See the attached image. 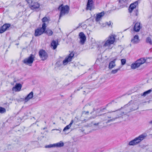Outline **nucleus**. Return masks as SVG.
Listing matches in <instances>:
<instances>
[{
  "label": "nucleus",
  "instance_id": "f257e3e1",
  "mask_svg": "<svg viewBox=\"0 0 152 152\" xmlns=\"http://www.w3.org/2000/svg\"><path fill=\"white\" fill-rule=\"evenodd\" d=\"M115 40V35H110L102 42V45H98L97 49L100 51H104L105 50L104 48L106 47L109 48L111 45L113 44Z\"/></svg>",
  "mask_w": 152,
  "mask_h": 152
},
{
  "label": "nucleus",
  "instance_id": "f03ea898",
  "mask_svg": "<svg viewBox=\"0 0 152 152\" xmlns=\"http://www.w3.org/2000/svg\"><path fill=\"white\" fill-rule=\"evenodd\" d=\"M147 136V135L146 134L143 133L130 141L129 143V145H137L145 139Z\"/></svg>",
  "mask_w": 152,
  "mask_h": 152
},
{
  "label": "nucleus",
  "instance_id": "7ed1b4c3",
  "mask_svg": "<svg viewBox=\"0 0 152 152\" xmlns=\"http://www.w3.org/2000/svg\"><path fill=\"white\" fill-rule=\"evenodd\" d=\"M58 10L60 11L59 18L60 19L61 17L69 13V7L67 5L63 6V5H61L59 7Z\"/></svg>",
  "mask_w": 152,
  "mask_h": 152
},
{
  "label": "nucleus",
  "instance_id": "20e7f679",
  "mask_svg": "<svg viewBox=\"0 0 152 152\" xmlns=\"http://www.w3.org/2000/svg\"><path fill=\"white\" fill-rule=\"evenodd\" d=\"M146 61L144 58H141L136 61L135 62L131 65V68L132 69H135L144 63Z\"/></svg>",
  "mask_w": 152,
  "mask_h": 152
},
{
  "label": "nucleus",
  "instance_id": "39448f33",
  "mask_svg": "<svg viewBox=\"0 0 152 152\" xmlns=\"http://www.w3.org/2000/svg\"><path fill=\"white\" fill-rule=\"evenodd\" d=\"M46 29L45 24H42V27L37 29L35 30L34 35L35 36H38L41 35L44 32Z\"/></svg>",
  "mask_w": 152,
  "mask_h": 152
},
{
  "label": "nucleus",
  "instance_id": "423d86ee",
  "mask_svg": "<svg viewBox=\"0 0 152 152\" xmlns=\"http://www.w3.org/2000/svg\"><path fill=\"white\" fill-rule=\"evenodd\" d=\"M35 56L31 54L30 56L28 58H26L23 60V63L27 64H32L34 60Z\"/></svg>",
  "mask_w": 152,
  "mask_h": 152
},
{
  "label": "nucleus",
  "instance_id": "0eeeda50",
  "mask_svg": "<svg viewBox=\"0 0 152 152\" xmlns=\"http://www.w3.org/2000/svg\"><path fill=\"white\" fill-rule=\"evenodd\" d=\"M119 1L118 6L120 8H123L127 7V4L130 2V0H118Z\"/></svg>",
  "mask_w": 152,
  "mask_h": 152
},
{
  "label": "nucleus",
  "instance_id": "6e6552de",
  "mask_svg": "<svg viewBox=\"0 0 152 152\" xmlns=\"http://www.w3.org/2000/svg\"><path fill=\"white\" fill-rule=\"evenodd\" d=\"M74 56V53L73 52L70 53L67 57H66L65 59L63 61V64L64 65H66L69 62L71 61L72 59Z\"/></svg>",
  "mask_w": 152,
  "mask_h": 152
},
{
  "label": "nucleus",
  "instance_id": "1a4fd4ad",
  "mask_svg": "<svg viewBox=\"0 0 152 152\" xmlns=\"http://www.w3.org/2000/svg\"><path fill=\"white\" fill-rule=\"evenodd\" d=\"M39 55L40 57L43 61L46 60L48 57L47 53L43 50H40L39 52Z\"/></svg>",
  "mask_w": 152,
  "mask_h": 152
},
{
  "label": "nucleus",
  "instance_id": "9d476101",
  "mask_svg": "<svg viewBox=\"0 0 152 152\" xmlns=\"http://www.w3.org/2000/svg\"><path fill=\"white\" fill-rule=\"evenodd\" d=\"M80 39V43L82 45H83L86 40V37L83 32L80 33L79 34Z\"/></svg>",
  "mask_w": 152,
  "mask_h": 152
},
{
  "label": "nucleus",
  "instance_id": "9b49d317",
  "mask_svg": "<svg viewBox=\"0 0 152 152\" xmlns=\"http://www.w3.org/2000/svg\"><path fill=\"white\" fill-rule=\"evenodd\" d=\"M94 2L93 0H88L87 4L86 9L88 10H91L94 9Z\"/></svg>",
  "mask_w": 152,
  "mask_h": 152
},
{
  "label": "nucleus",
  "instance_id": "f8f14e48",
  "mask_svg": "<svg viewBox=\"0 0 152 152\" xmlns=\"http://www.w3.org/2000/svg\"><path fill=\"white\" fill-rule=\"evenodd\" d=\"M10 26V24L6 23L4 24L0 28V34H1L6 31Z\"/></svg>",
  "mask_w": 152,
  "mask_h": 152
},
{
  "label": "nucleus",
  "instance_id": "ddd939ff",
  "mask_svg": "<svg viewBox=\"0 0 152 152\" xmlns=\"http://www.w3.org/2000/svg\"><path fill=\"white\" fill-rule=\"evenodd\" d=\"M138 5V2L137 1H136L134 2L131 4L129 8V12L130 13H131L133 10L135 8H136L137 6Z\"/></svg>",
  "mask_w": 152,
  "mask_h": 152
},
{
  "label": "nucleus",
  "instance_id": "4468645a",
  "mask_svg": "<svg viewBox=\"0 0 152 152\" xmlns=\"http://www.w3.org/2000/svg\"><path fill=\"white\" fill-rule=\"evenodd\" d=\"M29 7L31 9L34 10L38 8L39 7V4L37 2H34L32 4H29Z\"/></svg>",
  "mask_w": 152,
  "mask_h": 152
},
{
  "label": "nucleus",
  "instance_id": "2eb2a0df",
  "mask_svg": "<svg viewBox=\"0 0 152 152\" xmlns=\"http://www.w3.org/2000/svg\"><path fill=\"white\" fill-rule=\"evenodd\" d=\"M22 88V85L20 83H16L15 86L12 88L13 91H20Z\"/></svg>",
  "mask_w": 152,
  "mask_h": 152
},
{
  "label": "nucleus",
  "instance_id": "dca6fc26",
  "mask_svg": "<svg viewBox=\"0 0 152 152\" xmlns=\"http://www.w3.org/2000/svg\"><path fill=\"white\" fill-rule=\"evenodd\" d=\"M104 12H102L97 14L96 17V22H98L100 21L102 17L104 15Z\"/></svg>",
  "mask_w": 152,
  "mask_h": 152
},
{
  "label": "nucleus",
  "instance_id": "f3484780",
  "mask_svg": "<svg viewBox=\"0 0 152 152\" xmlns=\"http://www.w3.org/2000/svg\"><path fill=\"white\" fill-rule=\"evenodd\" d=\"M140 41L138 36L137 35H135L133 38L132 39L131 42L133 44H137Z\"/></svg>",
  "mask_w": 152,
  "mask_h": 152
},
{
  "label": "nucleus",
  "instance_id": "a211bd4d",
  "mask_svg": "<svg viewBox=\"0 0 152 152\" xmlns=\"http://www.w3.org/2000/svg\"><path fill=\"white\" fill-rule=\"evenodd\" d=\"M33 93L32 91L25 98L24 101L26 102L31 99L33 97Z\"/></svg>",
  "mask_w": 152,
  "mask_h": 152
},
{
  "label": "nucleus",
  "instance_id": "6ab92c4d",
  "mask_svg": "<svg viewBox=\"0 0 152 152\" xmlns=\"http://www.w3.org/2000/svg\"><path fill=\"white\" fill-rule=\"evenodd\" d=\"M140 23L137 22L135 23L133 28L134 31L136 32H138L140 29Z\"/></svg>",
  "mask_w": 152,
  "mask_h": 152
},
{
  "label": "nucleus",
  "instance_id": "aec40b11",
  "mask_svg": "<svg viewBox=\"0 0 152 152\" xmlns=\"http://www.w3.org/2000/svg\"><path fill=\"white\" fill-rule=\"evenodd\" d=\"M116 59H115L111 61L109 65L108 68L109 69H111L114 68L116 65L115 64Z\"/></svg>",
  "mask_w": 152,
  "mask_h": 152
},
{
  "label": "nucleus",
  "instance_id": "412c9836",
  "mask_svg": "<svg viewBox=\"0 0 152 152\" xmlns=\"http://www.w3.org/2000/svg\"><path fill=\"white\" fill-rule=\"evenodd\" d=\"M58 45L57 41H56L53 40L51 42V47H53V50L55 49Z\"/></svg>",
  "mask_w": 152,
  "mask_h": 152
},
{
  "label": "nucleus",
  "instance_id": "4be33fe9",
  "mask_svg": "<svg viewBox=\"0 0 152 152\" xmlns=\"http://www.w3.org/2000/svg\"><path fill=\"white\" fill-rule=\"evenodd\" d=\"M152 91V89H149L147 91H146L143 93H142L138 95L139 96H143L144 97L145 96L147 95L150 94ZM140 97V96H139Z\"/></svg>",
  "mask_w": 152,
  "mask_h": 152
},
{
  "label": "nucleus",
  "instance_id": "5701e85b",
  "mask_svg": "<svg viewBox=\"0 0 152 152\" xmlns=\"http://www.w3.org/2000/svg\"><path fill=\"white\" fill-rule=\"evenodd\" d=\"M50 20V19L49 17L47 18L45 17L42 19V21L43 23V24H44V23L45 24L46 28L47 27V25L45 23L46 22L48 23Z\"/></svg>",
  "mask_w": 152,
  "mask_h": 152
},
{
  "label": "nucleus",
  "instance_id": "b1692460",
  "mask_svg": "<svg viewBox=\"0 0 152 152\" xmlns=\"http://www.w3.org/2000/svg\"><path fill=\"white\" fill-rule=\"evenodd\" d=\"M64 143L62 141H60V142L57 143H56L54 144V147H61L64 146Z\"/></svg>",
  "mask_w": 152,
  "mask_h": 152
},
{
  "label": "nucleus",
  "instance_id": "393cba45",
  "mask_svg": "<svg viewBox=\"0 0 152 152\" xmlns=\"http://www.w3.org/2000/svg\"><path fill=\"white\" fill-rule=\"evenodd\" d=\"M145 41L147 43L150 45H152V41L151 38L150 37H148L146 38Z\"/></svg>",
  "mask_w": 152,
  "mask_h": 152
},
{
  "label": "nucleus",
  "instance_id": "a878e982",
  "mask_svg": "<svg viewBox=\"0 0 152 152\" xmlns=\"http://www.w3.org/2000/svg\"><path fill=\"white\" fill-rule=\"evenodd\" d=\"M73 123V121L72 120L69 124L66 126L64 129L63 131H65V130L69 129L71 127V125Z\"/></svg>",
  "mask_w": 152,
  "mask_h": 152
},
{
  "label": "nucleus",
  "instance_id": "bb28decb",
  "mask_svg": "<svg viewBox=\"0 0 152 152\" xmlns=\"http://www.w3.org/2000/svg\"><path fill=\"white\" fill-rule=\"evenodd\" d=\"M44 32L48 36H51L53 34V32L50 29H48Z\"/></svg>",
  "mask_w": 152,
  "mask_h": 152
},
{
  "label": "nucleus",
  "instance_id": "cd10ccee",
  "mask_svg": "<svg viewBox=\"0 0 152 152\" xmlns=\"http://www.w3.org/2000/svg\"><path fill=\"white\" fill-rule=\"evenodd\" d=\"M119 70L120 68L114 70H113L111 71V73L113 74H115L117 73L118 71H119Z\"/></svg>",
  "mask_w": 152,
  "mask_h": 152
},
{
  "label": "nucleus",
  "instance_id": "c85d7f7f",
  "mask_svg": "<svg viewBox=\"0 0 152 152\" xmlns=\"http://www.w3.org/2000/svg\"><path fill=\"white\" fill-rule=\"evenodd\" d=\"M53 147H54V144H50L45 146V148H50Z\"/></svg>",
  "mask_w": 152,
  "mask_h": 152
},
{
  "label": "nucleus",
  "instance_id": "c756f323",
  "mask_svg": "<svg viewBox=\"0 0 152 152\" xmlns=\"http://www.w3.org/2000/svg\"><path fill=\"white\" fill-rule=\"evenodd\" d=\"M5 112L6 110L4 108L0 107V113H3Z\"/></svg>",
  "mask_w": 152,
  "mask_h": 152
},
{
  "label": "nucleus",
  "instance_id": "7c9ffc66",
  "mask_svg": "<svg viewBox=\"0 0 152 152\" xmlns=\"http://www.w3.org/2000/svg\"><path fill=\"white\" fill-rule=\"evenodd\" d=\"M121 64L124 65L126 64V60L125 59H122L121 60Z\"/></svg>",
  "mask_w": 152,
  "mask_h": 152
},
{
  "label": "nucleus",
  "instance_id": "2f4dec72",
  "mask_svg": "<svg viewBox=\"0 0 152 152\" xmlns=\"http://www.w3.org/2000/svg\"><path fill=\"white\" fill-rule=\"evenodd\" d=\"M128 104H126V105H125L123 107H121V108H120V109H118V110H115V111H112V112H115V111H118V110H121V109H122V108H124V107H125L126 106H128Z\"/></svg>",
  "mask_w": 152,
  "mask_h": 152
},
{
  "label": "nucleus",
  "instance_id": "473e14b6",
  "mask_svg": "<svg viewBox=\"0 0 152 152\" xmlns=\"http://www.w3.org/2000/svg\"><path fill=\"white\" fill-rule=\"evenodd\" d=\"M106 24L108 26H110L113 24V23L110 21H109L108 22H107L106 23Z\"/></svg>",
  "mask_w": 152,
  "mask_h": 152
},
{
  "label": "nucleus",
  "instance_id": "72a5a7b5",
  "mask_svg": "<svg viewBox=\"0 0 152 152\" xmlns=\"http://www.w3.org/2000/svg\"><path fill=\"white\" fill-rule=\"evenodd\" d=\"M27 2L29 4H31L33 3L32 0H26Z\"/></svg>",
  "mask_w": 152,
  "mask_h": 152
},
{
  "label": "nucleus",
  "instance_id": "f704fd0d",
  "mask_svg": "<svg viewBox=\"0 0 152 152\" xmlns=\"http://www.w3.org/2000/svg\"><path fill=\"white\" fill-rule=\"evenodd\" d=\"M81 27L83 28V29H85L87 27V25L86 24H83L81 26Z\"/></svg>",
  "mask_w": 152,
  "mask_h": 152
},
{
  "label": "nucleus",
  "instance_id": "c9c22d12",
  "mask_svg": "<svg viewBox=\"0 0 152 152\" xmlns=\"http://www.w3.org/2000/svg\"><path fill=\"white\" fill-rule=\"evenodd\" d=\"M120 117L119 116H118L117 117H116L115 118H113L112 119H111V121H115L116 119Z\"/></svg>",
  "mask_w": 152,
  "mask_h": 152
},
{
  "label": "nucleus",
  "instance_id": "e433bc0d",
  "mask_svg": "<svg viewBox=\"0 0 152 152\" xmlns=\"http://www.w3.org/2000/svg\"><path fill=\"white\" fill-rule=\"evenodd\" d=\"M88 113H89V112L88 111H87V112H85V111H84V112H83V113H84L85 114H88Z\"/></svg>",
  "mask_w": 152,
  "mask_h": 152
},
{
  "label": "nucleus",
  "instance_id": "4c0bfd02",
  "mask_svg": "<svg viewBox=\"0 0 152 152\" xmlns=\"http://www.w3.org/2000/svg\"><path fill=\"white\" fill-rule=\"evenodd\" d=\"M138 14V12L137 10H136V12H135V15L136 16H137Z\"/></svg>",
  "mask_w": 152,
  "mask_h": 152
},
{
  "label": "nucleus",
  "instance_id": "58836bf2",
  "mask_svg": "<svg viewBox=\"0 0 152 152\" xmlns=\"http://www.w3.org/2000/svg\"><path fill=\"white\" fill-rule=\"evenodd\" d=\"M149 123L152 125V120L149 122Z\"/></svg>",
  "mask_w": 152,
  "mask_h": 152
},
{
  "label": "nucleus",
  "instance_id": "ea45409f",
  "mask_svg": "<svg viewBox=\"0 0 152 152\" xmlns=\"http://www.w3.org/2000/svg\"><path fill=\"white\" fill-rule=\"evenodd\" d=\"M111 121H111V119L110 120H108L107 121V123H109Z\"/></svg>",
  "mask_w": 152,
  "mask_h": 152
},
{
  "label": "nucleus",
  "instance_id": "a19ab883",
  "mask_svg": "<svg viewBox=\"0 0 152 152\" xmlns=\"http://www.w3.org/2000/svg\"><path fill=\"white\" fill-rule=\"evenodd\" d=\"M111 121H111V119L110 120H108L107 121V123H109Z\"/></svg>",
  "mask_w": 152,
  "mask_h": 152
},
{
  "label": "nucleus",
  "instance_id": "79ce46f5",
  "mask_svg": "<svg viewBox=\"0 0 152 152\" xmlns=\"http://www.w3.org/2000/svg\"><path fill=\"white\" fill-rule=\"evenodd\" d=\"M102 110H100L101 111H102V110H104V109H106V108H102Z\"/></svg>",
  "mask_w": 152,
  "mask_h": 152
},
{
  "label": "nucleus",
  "instance_id": "37998d69",
  "mask_svg": "<svg viewBox=\"0 0 152 152\" xmlns=\"http://www.w3.org/2000/svg\"><path fill=\"white\" fill-rule=\"evenodd\" d=\"M99 124V123L95 124L94 125H98Z\"/></svg>",
  "mask_w": 152,
  "mask_h": 152
},
{
  "label": "nucleus",
  "instance_id": "c03bdc74",
  "mask_svg": "<svg viewBox=\"0 0 152 152\" xmlns=\"http://www.w3.org/2000/svg\"><path fill=\"white\" fill-rule=\"evenodd\" d=\"M59 63V61H58L57 63H56V64H58V63Z\"/></svg>",
  "mask_w": 152,
  "mask_h": 152
},
{
  "label": "nucleus",
  "instance_id": "a18cd8bd",
  "mask_svg": "<svg viewBox=\"0 0 152 152\" xmlns=\"http://www.w3.org/2000/svg\"><path fill=\"white\" fill-rule=\"evenodd\" d=\"M80 90V88H78V89H77V91H79V90Z\"/></svg>",
  "mask_w": 152,
  "mask_h": 152
},
{
  "label": "nucleus",
  "instance_id": "49530a36",
  "mask_svg": "<svg viewBox=\"0 0 152 152\" xmlns=\"http://www.w3.org/2000/svg\"><path fill=\"white\" fill-rule=\"evenodd\" d=\"M135 110V109H133V110H132V111L133 110Z\"/></svg>",
  "mask_w": 152,
  "mask_h": 152
},
{
  "label": "nucleus",
  "instance_id": "de8ad7c7",
  "mask_svg": "<svg viewBox=\"0 0 152 152\" xmlns=\"http://www.w3.org/2000/svg\"><path fill=\"white\" fill-rule=\"evenodd\" d=\"M122 113L123 114H124V113L123 112H122Z\"/></svg>",
  "mask_w": 152,
  "mask_h": 152
},
{
  "label": "nucleus",
  "instance_id": "09e8293b",
  "mask_svg": "<svg viewBox=\"0 0 152 152\" xmlns=\"http://www.w3.org/2000/svg\"><path fill=\"white\" fill-rule=\"evenodd\" d=\"M108 118H111V117H108Z\"/></svg>",
  "mask_w": 152,
  "mask_h": 152
},
{
  "label": "nucleus",
  "instance_id": "8fccbe9b",
  "mask_svg": "<svg viewBox=\"0 0 152 152\" xmlns=\"http://www.w3.org/2000/svg\"><path fill=\"white\" fill-rule=\"evenodd\" d=\"M76 91V90H75V92Z\"/></svg>",
  "mask_w": 152,
  "mask_h": 152
},
{
  "label": "nucleus",
  "instance_id": "3c124183",
  "mask_svg": "<svg viewBox=\"0 0 152 152\" xmlns=\"http://www.w3.org/2000/svg\"><path fill=\"white\" fill-rule=\"evenodd\" d=\"M120 115H122V114H120Z\"/></svg>",
  "mask_w": 152,
  "mask_h": 152
},
{
  "label": "nucleus",
  "instance_id": "603ef678",
  "mask_svg": "<svg viewBox=\"0 0 152 152\" xmlns=\"http://www.w3.org/2000/svg\"><path fill=\"white\" fill-rule=\"evenodd\" d=\"M18 44H16V45H18Z\"/></svg>",
  "mask_w": 152,
  "mask_h": 152
}]
</instances>
